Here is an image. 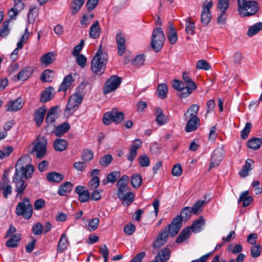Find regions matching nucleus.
Masks as SVG:
<instances>
[{"instance_id": "obj_64", "label": "nucleus", "mask_w": 262, "mask_h": 262, "mask_svg": "<svg viewBox=\"0 0 262 262\" xmlns=\"http://www.w3.org/2000/svg\"><path fill=\"white\" fill-rule=\"evenodd\" d=\"M100 184V180L98 177L92 178L89 183V188L91 190L97 188Z\"/></svg>"}, {"instance_id": "obj_4", "label": "nucleus", "mask_w": 262, "mask_h": 262, "mask_svg": "<svg viewBox=\"0 0 262 262\" xmlns=\"http://www.w3.org/2000/svg\"><path fill=\"white\" fill-rule=\"evenodd\" d=\"M15 213L18 216H22L25 219H30L33 213V207L30 199L25 197L22 202L18 203L15 209Z\"/></svg>"}, {"instance_id": "obj_40", "label": "nucleus", "mask_w": 262, "mask_h": 262, "mask_svg": "<svg viewBox=\"0 0 262 262\" xmlns=\"http://www.w3.org/2000/svg\"><path fill=\"white\" fill-rule=\"evenodd\" d=\"M52 90H54V89L51 86L46 89L41 94L40 101L46 102L52 99L53 97Z\"/></svg>"}, {"instance_id": "obj_39", "label": "nucleus", "mask_w": 262, "mask_h": 262, "mask_svg": "<svg viewBox=\"0 0 262 262\" xmlns=\"http://www.w3.org/2000/svg\"><path fill=\"white\" fill-rule=\"evenodd\" d=\"M57 108V106H54L49 109L46 117V122L48 125L52 124L55 121L57 118L55 114Z\"/></svg>"}, {"instance_id": "obj_59", "label": "nucleus", "mask_w": 262, "mask_h": 262, "mask_svg": "<svg viewBox=\"0 0 262 262\" xmlns=\"http://www.w3.org/2000/svg\"><path fill=\"white\" fill-rule=\"evenodd\" d=\"M229 6V0H219L217 8L221 12H225Z\"/></svg>"}, {"instance_id": "obj_6", "label": "nucleus", "mask_w": 262, "mask_h": 262, "mask_svg": "<svg viewBox=\"0 0 262 262\" xmlns=\"http://www.w3.org/2000/svg\"><path fill=\"white\" fill-rule=\"evenodd\" d=\"M83 97L80 94H74L70 96L64 111V115L71 116L78 108V106L81 104Z\"/></svg>"}, {"instance_id": "obj_45", "label": "nucleus", "mask_w": 262, "mask_h": 262, "mask_svg": "<svg viewBox=\"0 0 262 262\" xmlns=\"http://www.w3.org/2000/svg\"><path fill=\"white\" fill-rule=\"evenodd\" d=\"M9 22V20L4 21L1 28H0V36L2 38L6 37L10 33Z\"/></svg>"}, {"instance_id": "obj_25", "label": "nucleus", "mask_w": 262, "mask_h": 262, "mask_svg": "<svg viewBox=\"0 0 262 262\" xmlns=\"http://www.w3.org/2000/svg\"><path fill=\"white\" fill-rule=\"evenodd\" d=\"M124 192L122 193V196H120L118 198L122 201V204L124 206H129L134 201L135 195L132 192H127L126 193Z\"/></svg>"}, {"instance_id": "obj_35", "label": "nucleus", "mask_w": 262, "mask_h": 262, "mask_svg": "<svg viewBox=\"0 0 262 262\" xmlns=\"http://www.w3.org/2000/svg\"><path fill=\"white\" fill-rule=\"evenodd\" d=\"M191 232L189 230V228L186 227L181 232L179 236L176 239V242L181 243L187 239L190 236Z\"/></svg>"}, {"instance_id": "obj_18", "label": "nucleus", "mask_w": 262, "mask_h": 262, "mask_svg": "<svg viewBox=\"0 0 262 262\" xmlns=\"http://www.w3.org/2000/svg\"><path fill=\"white\" fill-rule=\"evenodd\" d=\"M22 100L21 98L10 100L7 104L6 111L7 112L17 111L23 107Z\"/></svg>"}, {"instance_id": "obj_32", "label": "nucleus", "mask_w": 262, "mask_h": 262, "mask_svg": "<svg viewBox=\"0 0 262 262\" xmlns=\"http://www.w3.org/2000/svg\"><path fill=\"white\" fill-rule=\"evenodd\" d=\"M21 234L19 233L13 235L7 242L6 246L9 248L16 247L21 240Z\"/></svg>"}, {"instance_id": "obj_7", "label": "nucleus", "mask_w": 262, "mask_h": 262, "mask_svg": "<svg viewBox=\"0 0 262 262\" xmlns=\"http://www.w3.org/2000/svg\"><path fill=\"white\" fill-rule=\"evenodd\" d=\"M124 118V113L119 112L116 108H114L111 111L105 113L103 118V122L105 125H110L112 122L116 123L121 122Z\"/></svg>"}, {"instance_id": "obj_22", "label": "nucleus", "mask_w": 262, "mask_h": 262, "mask_svg": "<svg viewBox=\"0 0 262 262\" xmlns=\"http://www.w3.org/2000/svg\"><path fill=\"white\" fill-rule=\"evenodd\" d=\"M205 221L202 216H200L199 219L195 220L193 224L188 227L190 231L194 233H199L202 230V227L205 225Z\"/></svg>"}, {"instance_id": "obj_53", "label": "nucleus", "mask_w": 262, "mask_h": 262, "mask_svg": "<svg viewBox=\"0 0 262 262\" xmlns=\"http://www.w3.org/2000/svg\"><path fill=\"white\" fill-rule=\"evenodd\" d=\"M112 160V156L110 154H107L100 159L99 163L101 166L106 167L111 163Z\"/></svg>"}, {"instance_id": "obj_50", "label": "nucleus", "mask_w": 262, "mask_h": 262, "mask_svg": "<svg viewBox=\"0 0 262 262\" xmlns=\"http://www.w3.org/2000/svg\"><path fill=\"white\" fill-rule=\"evenodd\" d=\"M99 223V219L98 217H95L88 221V225L86 226V228L89 231H93L97 229Z\"/></svg>"}, {"instance_id": "obj_20", "label": "nucleus", "mask_w": 262, "mask_h": 262, "mask_svg": "<svg viewBox=\"0 0 262 262\" xmlns=\"http://www.w3.org/2000/svg\"><path fill=\"white\" fill-rule=\"evenodd\" d=\"M73 187V185L70 182H66L60 185L58 189L57 193L60 196H67Z\"/></svg>"}, {"instance_id": "obj_58", "label": "nucleus", "mask_w": 262, "mask_h": 262, "mask_svg": "<svg viewBox=\"0 0 262 262\" xmlns=\"http://www.w3.org/2000/svg\"><path fill=\"white\" fill-rule=\"evenodd\" d=\"M29 32L27 28H26L25 33L22 35L21 38L19 41L17 42V46H18V48H23V45L24 43H26L28 39L29 38Z\"/></svg>"}, {"instance_id": "obj_11", "label": "nucleus", "mask_w": 262, "mask_h": 262, "mask_svg": "<svg viewBox=\"0 0 262 262\" xmlns=\"http://www.w3.org/2000/svg\"><path fill=\"white\" fill-rule=\"evenodd\" d=\"M182 225V219L180 216H177L172 220L171 223L168 225L167 231L171 236L176 235L179 232Z\"/></svg>"}, {"instance_id": "obj_52", "label": "nucleus", "mask_w": 262, "mask_h": 262, "mask_svg": "<svg viewBox=\"0 0 262 262\" xmlns=\"http://www.w3.org/2000/svg\"><path fill=\"white\" fill-rule=\"evenodd\" d=\"M93 152L89 149H84L81 153V157L83 161L87 163L90 161L93 158Z\"/></svg>"}, {"instance_id": "obj_41", "label": "nucleus", "mask_w": 262, "mask_h": 262, "mask_svg": "<svg viewBox=\"0 0 262 262\" xmlns=\"http://www.w3.org/2000/svg\"><path fill=\"white\" fill-rule=\"evenodd\" d=\"M54 54L53 52H50L44 54L40 58L41 63L46 66L53 62L55 59Z\"/></svg>"}, {"instance_id": "obj_61", "label": "nucleus", "mask_w": 262, "mask_h": 262, "mask_svg": "<svg viewBox=\"0 0 262 262\" xmlns=\"http://www.w3.org/2000/svg\"><path fill=\"white\" fill-rule=\"evenodd\" d=\"M182 78L186 86H192V85L194 86H196L194 82L192 80L191 78L189 76L188 73L186 72H184L182 76Z\"/></svg>"}, {"instance_id": "obj_24", "label": "nucleus", "mask_w": 262, "mask_h": 262, "mask_svg": "<svg viewBox=\"0 0 262 262\" xmlns=\"http://www.w3.org/2000/svg\"><path fill=\"white\" fill-rule=\"evenodd\" d=\"M101 33V29L99 26V22L96 20L93 23L90 28V37L93 39H96L99 37Z\"/></svg>"}, {"instance_id": "obj_42", "label": "nucleus", "mask_w": 262, "mask_h": 262, "mask_svg": "<svg viewBox=\"0 0 262 262\" xmlns=\"http://www.w3.org/2000/svg\"><path fill=\"white\" fill-rule=\"evenodd\" d=\"M243 58L242 53L236 51L231 57L230 62L234 65L238 66L242 63Z\"/></svg>"}, {"instance_id": "obj_8", "label": "nucleus", "mask_w": 262, "mask_h": 262, "mask_svg": "<svg viewBox=\"0 0 262 262\" xmlns=\"http://www.w3.org/2000/svg\"><path fill=\"white\" fill-rule=\"evenodd\" d=\"M121 82V78L116 75L112 76L107 80L103 86V93L106 95L116 90L119 86Z\"/></svg>"}, {"instance_id": "obj_9", "label": "nucleus", "mask_w": 262, "mask_h": 262, "mask_svg": "<svg viewBox=\"0 0 262 262\" xmlns=\"http://www.w3.org/2000/svg\"><path fill=\"white\" fill-rule=\"evenodd\" d=\"M203 1L202 12L201 13V22L203 24L207 25L211 19L210 10L212 7V0Z\"/></svg>"}, {"instance_id": "obj_27", "label": "nucleus", "mask_w": 262, "mask_h": 262, "mask_svg": "<svg viewBox=\"0 0 262 262\" xmlns=\"http://www.w3.org/2000/svg\"><path fill=\"white\" fill-rule=\"evenodd\" d=\"M170 257V251L167 248H164L158 252L155 259L158 262H167Z\"/></svg>"}, {"instance_id": "obj_13", "label": "nucleus", "mask_w": 262, "mask_h": 262, "mask_svg": "<svg viewBox=\"0 0 262 262\" xmlns=\"http://www.w3.org/2000/svg\"><path fill=\"white\" fill-rule=\"evenodd\" d=\"M129 178L126 175H123L117 182V186L118 187L117 196L120 197L122 196V193L127 192L129 189L128 184Z\"/></svg>"}, {"instance_id": "obj_55", "label": "nucleus", "mask_w": 262, "mask_h": 262, "mask_svg": "<svg viewBox=\"0 0 262 262\" xmlns=\"http://www.w3.org/2000/svg\"><path fill=\"white\" fill-rule=\"evenodd\" d=\"M196 67L198 69H202L204 70H209L210 69V66L208 62L203 59L199 60L196 63Z\"/></svg>"}, {"instance_id": "obj_63", "label": "nucleus", "mask_w": 262, "mask_h": 262, "mask_svg": "<svg viewBox=\"0 0 262 262\" xmlns=\"http://www.w3.org/2000/svg\"><path fill=\"white\" fill-rule=\"evenodd\" d=\"M119 175L120 172L118 171H113L110 172L107 175V182H110L112 183H115L117 180V177H119Z\"/></svg>"}, {"instance_id": "obj_43", "label": "nucleus", "mask_w": 262, "mask_h": 262, "mask_svg": "<svg viewBox=\"0 0 262 262\" xmlns=\"http://www.w3.org/2000/svg\"><path fill=\"white\" fill-rule=\"evenodd\" d=\"M156 113L157 116L156 121L159 125H163L167 123V117L163 113L162 109L158 108L156 111Z\"/></svg>"}, {"instance_id": "obj_12", "label": "nucleus", "mask_w": 262, "mask_h": 262, "mask_svg": "<svg viewBox=\"0 0 262 262\" xmlns=\"http://www.w3.org/2000/svg\"><path fill=\"white\" fill-rule=\"evenodd\" d=\"M184 119L187 122L185 127L187 133L195 130L200 125V120L198 117H184Z\"/></svg>"}, {"instance_id": "obj_29", "label": "nucleus", "mask_w": 262, "mask_h": 262, "mask_svg": "<svg viewBox=\"0 0 262 262\" xmlns=\"http://www.w3.org/2000/svg\"><path fill=\"white\" fill-rule=\"evenodd\" d=\"M70 128V125L69 123L64 122L60 125L56 127L54 130V134L57 137H61L64 133L67 132Z\"/></svg>"}, {"instance_id": "obj_33", "label": "nucleus", "mask_w": 262, "mask_h": 262, "mask_svg": "<svg viewBox=\"0 0 262 262\" xmlns=\"http://www.w3.org/2000/svg\"><path fill=\"white\" fill-rule=\"evenodd\" d=\"M64 178V176L61 173L56 172H51L47 175V180L52 182L59 183Z\"/></svg>"}, {"instance_id": "obj_62", "label": "nucleus", "mask_w": 262, "mask_h": 262, "mask_svg": "<svg viewBox=\"0 0 262 262\" xmlns=\"http://www.w3.org/2000/svg\"><path fill=\"white\" fill-rule=\"evenodd\" d=\"M194 24L189 20H186V32L187 34L192 35L194 32Z\"/></svg>"}, {"instance_id": "obj_57", "label": "nucleus", "mask_w": 262, "mask_h": 262, "mask_svg": "<svg viewBox=\"0 0 262 262\" xmlns=\"http://www.w3.org/2000/svg\"><path fill=\"white\" fill-rule=\"evenodd\" d=\"M192 213L191 207H185L181 211V219H184L185 221L188 220L190 217L191 214Z\"/></svg>"}, {"instance_id": "obj_21", "label": "nucleus", "mask_w": 262, "mask_h": 262, "mask_svg": "<svg viewBox=\"0 0 262 262\" xmlns=\"http://www.w3.org/2000/svg\"><path fill=\"white\" fill-rule=\"evenodd\" d=\"M69 245V242L68 241L67 235L65 233H62L60 237L58 242L57 251L58 253H62L66 250Z\"/></svg>"}, {"instance_id": "obj_44", "label": "nucleus", "mask_w": 262, "mask_h": 262, "mask_svg": "<svg viewBox=\"0 0 262 262\" xmlns=\"http://www.w3.org/2000/svg\"><path fill=\"white\" fill-rule=\"evenodd\" d=\"M197 88V86L189 85L185 86L181 90V93L179 94V97L181 98H185L187 97L190 94H191L193 91L195 90Z\"/></svg>"}, {"instance_id": "obj_17", "label": "nucleus", "mask_w": 262, "mask_h": 262, "mask_svg": "<svg viewBox=\"0 0 262 262\" xmlns=\"http://www.w3.org/2000/svg\"><path fill=\"white\" fill-rule=\"evenodd\" d=\"M47 110L46 107H41L35 111L33 117L37 126L39 127L42 124Z\"/></svg>"}, {"instance_id": "obj_23", "label": "nucleus", "mask_w": 262, "mask_h": 262, "mask_svg": "<svg viewBox=\"0 0 262 262\" xmlns=\"http://www.w3.org/2000/svg\"><path fill=\"white\" fill-rule=\"evenodd\" d=\"M249 192L248 190L243 191L240 194V196L238 200V203L242 202V206L244 207L248 206L253 201V199L252 196H248Z\"/></svg>"}, {"instance_id": "obj_54", "label": "nucleus", "mask_w": 262, "mask_h": 262, "mask_svg": "<svg viewBox=\"0 0 262 262\" xmlns=\"http://www.w3.org/2000/svg\"><path fill=\"white\" fill-rule=\"evenodd\" d=\"M251 127L252 124L251 123L247 122L246 123L244 128L241 132V136L242 139H246L248 138Z\"/></svg>"}, {"instance_id": "obj_51", "label": "nucleus", "mask_w": 262, "mask_h": 262, "mask_svg": "<svg viewBox=\"0 0 262 262\" xmlns=\"http://www.w3.org/2000/svg\"><path fill=\"white\" fill-rule=\"evenodd\" d=\"M158 95L161 99H164L166 97L167 93V86L165 84H160L157 89Z\"/></svg>"}, {"instance_id": "obj_36", "label": "nucleus", "mask_w": 262, "mask_h": 262, "mask_svg": "<svg viewBox=\"0 0 262 262\" xmlns=\"http://www.w3.org/2000/svg\"><path fill=\"white\" fill-rule=\"evenodd\" d=\"M199 106L197 104H192L184 114V117H198Z\"/></svg>"}, {"instance_id": "obj_46", "label": "nucleus", "mask_w": 262, "mask_h": 262, "mask_svg": "<svg viewBox=\"0 0 262 262\" xmlns=\"http://www.w3.org/2000/svg\"><path fill=\"white\" fill-rule=\"evenodd\" d=\"M85 0H73L71 7V13L75 14L77 13L83 5Z\"/></svg>"}, {"instance_id": "obj_38", "label": "nucleus", "mask_w": 262, "mask_h": 262, "mask_svg": "<svg viewBox=\"0 0 262 262\" xmlns=\"http://www.w3.org/2000/svg\"><path fill=\"white\" fill-rule=\"evenodd\" d=\"M261 30H262V23L259 22L254 24L249 28L247 35L248 36L252 37Z\"/></svg>"}, {"instance_id": "obj_48", "label": "nucleus", "mask_w": 262, "mask_h": 262, "mask_svg": "<svg viewBox=\"0 0 262 262\" xmlns=\"http://www.w3.org/2000/svg\"><path fill=\"white\" fill-rule=\"evenodd\" d=\"M205 203V201L203 200H199L195 202L193 207H191L192 213L195 215H197L200 212H202V207Z\"/></svg>"}, {"instance_id": "obj_49", "label": "nucleus", "mask_w": 262, "mask_h": 262, "mask_svg": "<svg viewBox=\"0 0 262 262\" xmlns=\"http://www.w3.org/2000/svg\"><path fill=\"white\" fill-rule=\"evenodd\" d=\"M169 29L170 32L167 34V38L171 44H174L178 39L177 32L172 25L170 26Z\"/></svg>"}, {"instance_id": "obj_10", "label": "nucleus", "mask_w": 262, "mask_h": 262, "mask_svg": "<svg viewBox=\"0 0 262 262\" xmlns=\"http://www.w3.org/2000/svg\"><path fill=\"white\" fill-rule=\"evenodd\" d=\"M47 145V141L44 137H39L37 138V143L33 150V151L35 152L37 158H41L45 155Z\"/></svg>"}, {"instance_id": "obj_56", "label": "nucleus", "mask_w": 262, "mask_h": 262, "mask_svg": "<svg viewBox=\"0 0 262 262\" xmlns=\"http://www.w3.org/2000/svg\"><path fill=\"white\" fill-rule=\"evenodd\" d=\"M43 231V227L40 223L35 224L32 228V233L35 235H41Z\"/></svg>"}, {"instance_id": "obj_28", "label": "nucleus", "mask_w": 262, "mask_h": 262, "mask_svg": "<svg viewBox=\"0 0 262 262\" xmlns=\"http://www.w3.org/2000/svg\"><path fill=\"white\" fill-rule=\"evenodd\" d=\"M247 144L248 148L253 150H257L260 147L262 144V138H251L248 140Z\"/></svg>"}, {"instance_id": "obj_34", "label": "nucleus", "mask_w": 262, "mask_h": 262, "mask_svg": "<svg viewBox=\"0 0 262 262\" xmlns=\"http://www.w3.org/2000/svg\"><path fill=\"white\" fill-rule=\"evenodd\" d=\"M54 76V72L51 70L47 69L42 73L40 79L43 82H50L53 80Z\"/></svg>"}, {"instance_id": "obj_19", "label": "nucleus", "mask_w": 262, "mask_h": 262, "mask_svg": "<svg viewBox=\"0 0 262 262\" xmlns=\"http://www.w3.org/2000/svg\"><path fill=\"white\" fill-rule=\"evenodd\" d=\"M23 1V0L18 1H13L14 3V6L9 11V16L11 18H14L18 14V13L24 9L25 7V4Z\"/></svg>"}, {"instance_id": "obj_30", "label": "nucleus", "mask_w": 262, "mask_h": 262, "mask_svg": "<svg viewBox=\"0 0 262 262\" xmlns=\"http://www.w3.org/2000/svg\"><path fill=\"white\" fill-rule=\"evenodd\" d=\"M254 161L250 159H248L246 161L245 165L243 167L242 169L239 172L241 177L244 178L248 176L249 171L252 169L251 167L253 164Z\"/></svg>"}, {"instance_id": "obj_14", "label": "nucleus", "mask_w": 262, "mask_h": 262, "mask_svg": "<svg viewBox=\"0 0 262 262\" xmlns=\"http://www.w3.org/2000/svg\"><path fill=\"white\" fill-rule=\"evenodd\" d=\"M224 157V150L222 147L216 148L213 152L211 158L210 169L219 165Z\"/></svg>"}, {"instance_id": "obj_5", "label": "nucleus", "mask_w": 262, "mask_h": 262, "mask_svg": "<svg viewBox=\"0 0 262 262\" xmlns=\"http://www.w3.org/2000/svg\"><path fill=\"white\" fill-rule=\"evenodd\" d=\"M165 39V35L161 28H156L153 30L151 45L155 52H158L161 50Z\"/></svg>"}, {"instance_id": "obj_31", "label": "nucleus", "mask_w": 262, "mask_h": 262, "mask_svg": "<svg viewBox=\"0 0 262 262\" xmlns=\"http://www.w3.org/2000/svg\"><path fill=\"white\" fill-rule=\"evenodd\" d=\"M72 81L73 77L71 75H68L66 76L58 88V92L66 91L70 86Z\"/></svg>"}, {"instance_id": "obj_16", "label": "nucleus", "mask_w": 262, "mask_h": 262, "mask_svg": "<svg viewBox=\"0 0 262 262\" xmlns=\"http://www.w3.org/2000/svg\"><path fill=\"white\" fill-rule=\"evenodd\" d=\"M75 192L78 194V200L81 203L88 202L90 198V194L88 190H85L82 186L76 187Z\"/></svg>"}, {"instance_id": "obj_60", "label": "nucleus", "mask_w": 262, "mask_h": 262, "mask_svg": "<svg viewBox=\"0 0 262 262\" xmlns=\"http://www.w3.org/2000/svg\"><path fill=\"white\" fill-rule=\"evenodd\" d=\"M138 161L141 167H147L150 164L149 158L146 155L140 156L138 158Z\"/></svg>"}, {"instance_id": "obj_15", "label": "nucleus", "mask_w": 262, "mask_h": 262, "mask_svg": "<svg viewBox=\"0 0 262 262\" xmlns=\"http://www.w3.org/2000/svg\"><path fill=\"white\" fill-rule=\"evenodd\" d=\"M116 40L119 56H122L126 50L125 39L123 33L119 31L116 36Z\"/></svg>"}, {"instance_id": "obj_26", "label": "nucleus", "mask_w": 262, "mask_h": 262, "mask_svg": "<svg viewBox=\"0 0 262 262\" xmlns=\"http://www.w3.org/2000/svg\"><path fill=\"white\" fill-rule=\"evenodd\" d=\"M33 74V70L30 67H25L17 75L18 80H26Z\"/></svg>"}, {"instance_id": "obj_47", "label": "nucleus", "mask_w": 262, "mask_h": 262, "mask_svg": "<svg viewBox=\"0 0 262 262\" xmlns=\"http://www.w3.org/2000/svg\"><path fill=\"white\" fill-rule=\"evenodd\" d=\"M142 182V177L139 174H133L131 177V184L134 188H139Z\"/></svg>"}, {"instance_id": "obj_1", "label": "nucleus", "mask_w": 262, "mask_h": 262, "mask_svg": "<svg viewBox=\"0 0 262 262\" xmlns=\"http://www.w3.org/2000/svg\"><path fill=\"white\" fill-rule=\"evenodd\" d=\"M20 159L15 165V171L12 177V182L15 185L16 197L21 198L25 194V191L28 185L27 179L31 178L34 172V168L31 164H28L25 167L21 163Z\"/></svg>"}, {"instance_id": "obj_37", "label": "nucleus", "mask_w": 262, "mask_h": 262, "mask_svg": "<svg viewBox=\"0 0 262 262\" xmlns=\"http://www.w3.org/2000/svg\"><path fill=\"white\" fill-rule=\"evenodd\" d=\"M68 145V144L67 141L58 139H56L54 143V147L56 151H62L67 148Z\"/></svg>"}, {"instance_id": "obj_3", "label": "nucleus", "mask_w": 262, "mask_h": 262, "mask_svg": "<svg viewBox=\"0 0 262 262\" xmlns=\"http://www.w3.org/2000/svg\"><path fill=\"white\" fill-rule=\"evenodd\" d=\"M238 11L242 17L250 16L258 10V4L254 1L237 0Z\"/></svg>"}, {"instance_id": "obj_2", "label": "nucleus", "mask_w": 262, "mask_h": 262, "mask_svg": "<svg viewBox=\"0 0 262 262\" xmlns=\"http://www.w3.org/2000/svg\"><path fill=\"white\" fill-rule=\"evenodd\" d=\"M107 62V53L101 49L98 50L91 61L92 71L98 75H102L104 72Z\"/></svg>"}]
</instances>
